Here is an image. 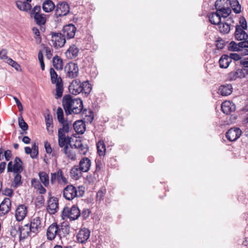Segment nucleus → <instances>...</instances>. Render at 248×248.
Here are the masks:
<instances>
[{
    "label": "nucleus",
    "instance_id": "f704fd0d",
    "mask_svg": "<svg viewBox=\"0 0 248 248\" xmlns=\"http://www.w3.org/2000/svg\"><path fill=\"white\" fill-rule=\"evenodd\" d=\"M232 10L236 14H239L241 12V6L238 0H227Z\"/></svg>",
    "mask_w": 248,
    "mask_h": 248
},
{
    "label": "nucleus",
    "instance_id": "13d9d810",
    "mask_svg": "<svg viewBox=\"0 0 248 248\" xmlns=\"http://www.w3.org/2000/svg\"><path fill=\"white\" fill-rule=\"evenodd\" d=\"M4 156L6 161H9L12 157L11 151L7 150L4 151Z\"/></svg>",
    "mask_w": 248,
    "mask_h": 248
},
{
    "label": "nucleus",
    "instance_id": "f8f14e48",
    "mask_svg": "<svg viewBox=\"0 0 248 248\" xmlns=\"http://www.w3.org/2000/svg\"><path fill=\"white\" fill-rule=\"evenodd\" d=\"M51 41L55 47H62L66 42V38L61 32H52Z\"/></svg>",
    "mask_w": 248,
    "mask_h": 248
},
{
    "label": "nucleus",
    "instance_id": "a878e982",
    "mask_svg": "<svg viewBox=\"0 0 248 248\" xmlns=\"http://www.w3.org/2000/svg\"><path fill=\"white\" fill-rule=\"evenodd\" d=\"M245 30L244 29H240L239 26H235V38L239 41H247L248 34Z\"/></svg>",
    "mask_w": 248,
    "mask_h": 248
},
{
    "label": "nucleus",
    "instance_id": "4468645a",
    "mask_svg": "<svg viewBox=\"0 0 248 248\" xmlns=\"http://www.w3.org/2000/svg\"><path fill=\"white\" fill-rule=\"evenodd\" d=\"M42 218L39 217H34L31 220L29 226L33 232V236L36 234L41 231L42 228Z\"/></svg>",
    "mask_w": 248,
    "mask_h": 248
},
{
    "label": "nucleus",
    "instance_id": "2f4dec72",
    "mask_svg": "<svg viewBox=\"0 0 248 248\" xmlns=\"http://www.w3.org/2000/svg\"><path fill=\"white\" fill-rule=\"evenodd\" d=\"M75 131L78 134H83L85 131V124L81 120L76 121L73 124Z\"/></svg>",
    "mask_w": 248,
    "mask_h": 248
},
{
    "label": "nucleus",
    "instance_id": "9b49d317",
    "mask_svg": "<svg viewBox=\"0 0 248 248\" xmlns=\"http://www.w3.org/2000/svg\"><path fill=\"white\" fill-rule=\"evenodd\" d=\"M57 182L60 185H66L68 182L67 178L64 176L62 170L59 169L55 172L51 173L50 183L52 185H54Z\"/></svg>",
    "mask_w": 248,
    "mask_h": 248
},
{
    "label": "nucleus",
    "instance_id": "774afa93",
    "mask_svg": "<svg viewBox=\"0 0 248 248\" xmlns=\"http://www.w3.org/2000/svg\"><path fill=\"white\" fill-rule=\"evenodd\" d=\"M31 139L28 136H24L22 138V141L25 144L30 143Z\"/></svg>",
    "mask_w": 248,
    "mask_h": 248
},
{
    "label": "nucleus",
    "instance_id": "dca6fc26",
    "mask_svg": "<svg viewBox=\"0 0 248 248\" xmlns=\"http://www.w3.org/2000/svg\"><path fill=\"white\" fill-rule=\"evenodd\" d=\"M90 233L89 230L87 228L80 229L76 236L78 242L81 244L85 243L90 237Z\"/></svg>",
    "mask_w": 248,
    "mask_h": 248
},
{
    "label": "nucleus",
    "instance_id": "c03bdc74",
    "mask_svg": "<svg viewBox=\"0 0 248 248\" xmlns=\"http://www.w3.org/2000/svg\"><path fill=\"white\" fill-rule=\"evenodd\" d=\"M57 116L58 121L62 124V127L63 125L69 124L67 122H65L63 118V112L61 108H58L57 110Z\"/></svg>",
    "mask_w": 248,
    "mask_h": 248
},
{
    "label": "nucleus",
    "instance_id": "bb28decb",
    "mask_svg": "<svg viewBox=\"0 0 248 248\" xmlns=\"http://www.w3.org/2000/svg\"><path fill=\"white\" fill-rule=\"evenodd\" d=\"M70 227L65 223L58 225V237L60 239L66 237L69 234Z\"/></svg>",
    "mask_w": 248,
    "mask_h": 248
},
{
    "label": "nucleus",
    "instance_id": "72a5a7b5",
    "mask_svg": "<svg viewBox=\"0 0 248 248\" xmlns=\"http://www.w3.org/2000/svg\"><path fill=\"white\" fill-rule=\"evenodd\" d=\"M231 62V59L228 55H223L219 60V66L221 68H227Z\"/></svg>",
    "mask_w": 248,
    "mask_h": 248
},
{
    "label": "nucleus",
    "instance_id": "864d4df0",
    "mask_svg": "<svg viewBox=\"0 0 248 248\" xmlns=\"http://www.w3.org/2000/svg\"><path fill=\"white\" fill-rule=\"evenodd\" d=\"M225 45V41L222 39H218L216 41V46L217 49L223 48Z\"/></svg>",
    "mask_w": 248,
    "mask_h": 248
},
{
    "label": "nucleus",
    "instance_id": "09e8293b",
    "mask_svg": "<svg viewBox=\"0 0 248 248\" xmlns=\"http://www.w3.org/2000/svg\"><path fill=\"white\" fill-rule=\"evenodd\" d=\"M38 154V147L36 143H34L32 146L31 157L35 158Z\"/></svg>",
    "mask_w": 248,
    "mask_h": 248
},
{
    "label": "nucleus",
    "instance_id": "0eeeda50",
    "mask_svg": "<svg viewBox=\"0 0 248 248\" xmlns=\"http://www.w3.org/2000/svg\"><path fill=\"white\" fill-rule=\"evenodd\" d=\"M41 6L36 5L31 12V16L33 17L35 23L42 28V26L44 25L46 22L45 15L40 13Z\"/></svg>",
    "mask_w": 248,
    "mask_h": 248
},
{
    "label": "nucleus",
    "instance_id": "473e14b6",
    "mask_svg": "<svg viewBox=\"0 0 248 248\" xmlns=\"http://www.w3.org/2000/svg\"><path fill=\"white\" fill-rule=\"evenodd\" d=\"M232 91V88L230 84H225L221 85L219 87L218 91L220 94L222 96H227L230 95Z\"/></svg>",
    "mask_w": 248,
    "mask_h": 248
},
{
    "label": "nucleus",
    "instance_id": "4d7b16f0",
    "mask_svg": "<svg viewBox=\"0 0 248 248\" xmlns=\"http://www.w3.org/2000/svg\"><path fill=\"white\" fill-rule=\"evenodd\" d=\"M36 182L38 184V186L36 189L38 190L39 193L42 194L45 193L46 192V189L43 186L40 182L36 181Z\"/></svg>",
    "mask_w": 248,
    "mask_h": 248
},
{
    "label": "nucleus",
    "instance_id": "79ce46f5",
    "mask_svg": "<svg viewBox=\"0 0 248 248\" xmlns=\"http://www.w3.org/2000/svg\"><path fill=\"white\" fill-rule=\"evenodd\" d=\"M39 176L43 185L46 187L48 186L49 183L48 175L45 171H41L39 173Z\"/></svg>",
    "mask_w": 248,
    "mask_h": 248
},
{
    "label": "nucleus",
    "instance_id": "49530a36",
    "mask_svg": "<svg viewBox=\"0 0 248 248\" xmlns=\"http://www.w3.org/2000/svg\"><path fill=\"white\" fill-rule=\"evenodd\" d=\"M219 31L220 32L224 34L228 33L231 30L230 25L227 23H222V25H220L219 27Z\"/></svg>",
    "mask_w": 248,
    "mask_h": 248
},
{
    "label": "nucleus",
    "instance_id": "6e6d98bb",
    "mask_svg": "<svg viewBox=\"0 0 248 248\" xmlns=\"http://www.w3.org/2000/svg\"><path fill=\"white\" fill-rule=\"evenodd\" d=\"M46 51V55L48 59H50L52 56V50L48 47L44 48Z\"/></svg>",
    "mask_w": 248,
    "mask_h": 248
},
{
    "label": "nucleus",
    "instance_id": "7c9ffc66",
    "mask_svg": "<svg viewBox=\"0 0 248 248\" xmlns=\"http://www.w3.org/2000/svg\"><path fill=\"white\" fill-rule=\"evenodd\" d=\"M82 170L79 165L74 166L70 171V175L72 178L75 180L79 179L82 176Z\"/></svg>",
    "mask_w": 248,
    "mask_h": 248
},
{
    "label": "nucleus",
    "instance_id": "4c0bfd02",
    "mask_svg": "<svg viewBox=\"0 0 248 248\" xmlns=\"http://www.w3.org/2000/svg\"><path fill=\"white\" fill-rule=\"evenodd\" d=\"M79 49L75 45L71 46L66 52V55L71 59L75 58L78 54Z\"/></svg>",
    "mask_w": 248,
    "mask_h": 248
},
{
    "label": "nucleus",
    "instance_id": "3c124183",
    "mask_svg": "<svg viewBox=\"0 0 248 248\" xmlns=\"http://www.w3.org/2000/svg\"><path fill=\"white\" fill-rule=\"evenodd\" d=\"M240 25H237L236 26H239L240 29L247 30V22L246 19L242 17L239 20Z\"/></svg>",
    "mask_w": 248,
    "mask_h": 248
},
{
    "label": "nucleus",
    "instance_id": "ddd939ff",
    "mask_svg": "<svg viewBox=\"0 0 248 248\" xmlns=\"http://www.w3.org/2000/svg\"><path fill=\"white\" fill-rule=\"evenodd\" d=\"M64 71L66 74L67 77L71 78H73L78 76L79 69L76 63L69 62L65 66Z\"/></svg>",
    "mask_w": 248,
    "mask_h": 248
},
{
    "label": "nucleus",
    "instance_id": "c9c22d12",
    "mask_svg": "<svg viewBox=\"0 0 248 248\" xmlns=\"http://www.w3.org/2000/svg\"><path fill=\"white\" fill-rule=\"evenodd\" d=\"M208 18L211 23L213 24L219 25L221 23V18L217 11L209 14Z\"/></svg>",
    "mask_w": 248,
    "mask_h": 248
},
{
    "label": "nucleus",
    "instance_id": "f257e3e1",
    "mask_svg": "<svg viewBox=\"0 0 248 248\" xmlns=\"http://www.w3.org/2000/svg\"><path fill=\"white\" fill-rule=\"evenodd\" d=\"M62 106L67 115L74 114H79L83 109V102L79 98L73 99L70 95L64 96L62 99Z\"/></svg>",
    "mask_w": 248,
    "mask_h": 248
},
{
    "label": "nucleus",
    "instance_id": "37998d69",
    "mask_svg": "<svg viewBox=\"0 0 248 248\" xmlns=\"http://www.w3.org/2000/svg\"><path fill=\"white\" fill-rule=\"evenodd\" d=\"M96 146L99 155L100 156L104 155L106 150L104 142L103 140H99L97 143Z\"/></svg>",
    "mask_w": 248,
    "mask_h": 248
},
{
    "label": "nucleus",
    "instance_id": "e433bc0d",
    "mask_svg": "<svg viewBox=\"0 0 248 248\" xmlns=\"http://www.w3.org/2000/svg\"><path fill=\"white\" fill-rule=\"evenodd\" d=\"M16 5L20 10L23 11L27 12L30 10L31 8L30 3L27 1L18 0L16 2Z\"/></svg>",
    "mask_w": 248,
    "mask_h": 248
},
{
    "label": "nucleus",
    "instance_id": "de8ad7c7",
    "mask_svg": "<svg viewBox=\"0 0 248 248\" xmlns=\"http://www.w3.org/2000/svg\"><path fill=\"white\" fill-rule=\"evenodd\" d=\"M6 62L9 65H11L17 71H19L21 69L20 65L10 58L8 59Z\"/></svg>",
    "mask_w": 248,
    "mask_h": 248
},
{
    "label": "nucleus",
    "instance_id": "cd10ccee",
    "mask_svg": "<svg viewBox=\"0 0 248 248\" xmlns=\"http://www.w3.org/2000/svg\"><path fill=\"white\" fill-rule=\"evenodd\" d=\"M245 77V73L242 69H237L230 72L228 75V79L230 81L236 80L238 78H243Z\"/></svg>",
    "mask_w": 248,
    "mask_h": 248
},
{
    "label": "nucleus",
    "instance_id": "1a4fd4ad",
    "mask_svg": "<svg viewBox=\"0 0 248 248\" xmlns=\"http://www.w3.org/2000/svg\"><path fill=\"white\" fill-rule=\"evenodd\" d=\"M23 170V163L21 159L16 156L14 162L10 161L7 165V171L14 173H21Z\"/></svg>",
    "mask_w": 248,
    "mask_h": 248
},
{
    "label": "nucleus",
    "instance_id": "20e7f679",
    "mask_svg": "<svg viewBox=\"0 0 248 248\" xmlns=\"http://www.w3.org/2000/svg\"><path fill=\"white\" fill-rule=\"evenodd\" d=\"M50 74L52 83L56 84V98H60L62 95L63 91L62 80L61 77H58L57 74L52 68L50 69Z\"/></svg>",
    "mask_w": 248,
    "mask_h": 248
},
{
    "label": "nucleus",
    "instance_id": "58836bf2",
    "mask_svg": "<svg viewBox=\"0 0 248 248\" xmlns=\"http://www.w3.org/2000/svg\"><path fill=\"white\" fill-rule=\"evenodd\" d=\"M42 8L45 12L49 13L55 8V4L51 0H46L43 3Z\"/></svg>",
    "mask_w": 248,
    "mask_h": 248
},
{
    "label": "nucleus",
    "instance_id": "8fccbe9b",
    "mask_svg": "<svg viewBox=\"0 0 248 248\" xmlns=\"http://www.w3.org/2000/svg\"><path fill=\"white\" fill-rule=\"evenodd\" d=\"M18 124L20 128L22 130L26 131L28 129V125L22 118H21V119H19Z\"/></svg>",
    "mask_w": 248,
    "mask_h": 248
},
{
    "label": "nucleus",
    "instance_id": "052dcab7",
    "mask_svg": "<svg viewBox=\"0 0 248 248\" xmlns=\"http://www.w3.org/2000/svg\"><path fill=\"white\" fill-rule=\"evenodd\" d=\"M90 212L88 209H84L82 213H80V215L83 217L84 219H86L90 215Z\"/></svg>",
    "mask_w": 248,
    "mask_h": 248
},
{
    "label": "nucleus",
    "instance_id": "412c9836",
    "mask_svg": "<svg viewBox=\"0 0 248 248\" xmlns=\"http://www.w3.org/2000/svg\"><path fill=\"white\" fill-rule=\"evenodd\" d=\"M57 236H58V225L56 223H53L47 229V238L51 241L54 240Z\"/></svg>",
    "mask_w": 248,
    "mask_h": 248
},
{
    "label": "nucleus",
    "instance_id": "6ab92c4d",
    "mask_svg": "<svg viewBox=\"0 0 248 248\" xmlns=\"http://www.w3.org/2000/svg\"><path fill=\"white\" fill-rule=\"evenodd\" d=\"M76 30L74 25L70 24L63 27L62 34L65 38L71 39L75 36Z\"/></svg>",
    "mask_w": 248,
    "mask_h": 248
},
{
    "label": "nucleus",
    "instance_id": "9d476101",
    "mask_svg": "<svg viewBox=\"0 0 248 248\" xmlns=\"http://www.w3.org/2000/svg\"><path fill=\"white\" fill-rule=\"evenodd\" d=\"M80 215V212L78 208L73 205L71 208L65 207L62 212V216L68 217L71 220L78 219Z\"/></svg>",
    "mask_w": 248,
    "mask_h": 248
},
{
    "label": "nucleus",
    "instance_id": "a18cd8bd",
    "mask_svg": "<svg viewBox=\"0 0 248 248\" xmlns=\"http://www.w3.org/2000/svg\"><path fill=\"white\" fill-rule=\"evenodd\" d=\"M53 64L54 67L57 70L62 69V61L58 56H55L53 59Z\"/></svg>",
    "mask_w": 248,
    "mask_h": 248
},
{
    "label": "nucleus",
    "instance_id": "ea45409f",
    "mask_svg": "<svg viewBox=\"0 0 248 248\" xmlns=\"http://www.w3.org/2000/svg\"><path fill=\"white\" fill-rule=\"evenodd\" d=\"M13 224L11 226L10 234L13 237H16L17 235L19 236L20 225L18 222H14Z\"/></svg>",
    "mask_w": 248,
    "mask_h": 248
},
{
    "label": "nucleus",
    "instance_id": "e2e57ef3",
    "mask_svg": "<svg viewBox=\"0 0 248 248\" xmlns=\"http://www.w3.org/2000/svg\"><path fill=\"white\" fill-rule=\"evenodd\" d=\"M3 193L6 196L11 197L13 194V190L11 188H6L3 191Z\"/></svg>",
    "mask_w": 248,
    "mask_h": 248
},
{
    "label": "nucleus",
    "instance_id": "6e6552de",
    "mask_svg": "<svg viewBox=\"0 0 248 248\" xmlns=\"http://www.w3.org/2000/svg\"><path fill=\"white\" fill-rule=\"evenodd\" d=\"M225 3H227V0H217L215 2L216 9L221 18L227 17L232 12V10L229 7H225L223 5Z\"/></svg>",
    "mask_w": 248,
    "mask_h": 248
},
{
    "label": "nucleus",
    "instance_id": "bf43d9fd",
    "mask_svg": "<svg viewBox=\"0 0 248 248\" xmlns=\"http://www.w3.org/2000/svg\"><path fill=\"white\" fill-rule=\"evenodd\" d=\"M229 57H230L231 61L232 60H234V61H238L241 59L240 55L236 53H231Z\"/></svg>",
    "mask_w": 248,
    "mask_h": 248
},
{
    "label": "nucleus",
    "instance_id": "603ef678",
    "mask_svg": "<svg viewBox=\"0 0 248 248\" xmlns=\"http://www.w3.org/2000/svg\"><path fill=\"white\" fill-rule=\"evenodd\" d=\"M7 51L5 49L0 50V59L3 60L5 62L9 58L7 56Z\"/></svg>",
    "mask_w": 248,
    "mask_h": 248
},
{
    "label": "nucleus",
    "instance_id": "5701e85b",
    "mask_svg": "<svg viewBox=\"0 0 248 248\" xmlns=\"http://www.w3.org/2000/svg\"><path fill=\"white\" fill-rule=\"evenodd\" d=\"M221 108L222 112L227 115L234 112L236 108L235 104L232 102L230 101L223 102L221 104Z\"/></svg>",
    "mask_w": 248,
    "mask_h": 248
},
{
    "label": "nucleus",
    "instance_id": "338daca9",
    "mask_svg": "<svg viewBox=\"0 0 248 248\" xmlns=\"http://www.w3.org/2000/svg\"><path fill=\"white\" fill-rule=\"evenodd\" d=\"M6 163L5 162H2L0 163V173H2L4 172Z\"/></svg>",
    "mask_w": 248,
    "mask_h": 248
},
{
    "label": "nucleus",
    "instance_id": "f03ea898",
    "mask_svg": "<svg viewBox=\"0 0 248 248\" xmlns=\"http://www.w3.org/2000/svg\"><path fill=\"white\" fill-rule=\"evenodd\" d=\"M92 89V85L88 80L81 82L78 79H74L69 86V91L71 94L77 95L81 93L85 97L90 93Z\"/></svg>",
    "mask_w": 248,
    "mask_h": 248
},
{
    "label": "nucleus",
    "instance_id": "423d86ee",
    "mask_svg": "<svg viewBox=\"0 0 248 248\" xmlns=\"http://www.w3.org/2000/svg\"><path fill=\"white\" fill-rule=\"evenodd\" d=\"M228 50L232 51H239L241 55H248V40L243 41L238 44L232 41L229 44Z\"/></svg>",
    "mask_w": 248,
    "mask_h": 248
},
{
    "label": "nucleus",
    "instance_id": "7ed1b4c3",
    "mask_svg": "<svg viewBox=\"0 0 248 248\" xmlns=\"http://www.w3.org/2000/svg\"><path fill=\"white\" fill-rule=\"evenodd\" d=\"M71 129L69 124L63 125V127L59 128L58 136L59 145L60 147L64 148L66 146H69L70 144L71 138L68 136H66V134L68 133Z\"/></svg>",
    "mask_w": 248,
    "mask_h": 248
},
{
    "label": "nucleus",
    "instance_id": "69168bd1",
    "mask_svg": "<svg viewBox=\"0 0 248 248\" xmlns=\"http://www.w3.org/2000/svg\"><path fill=\"white\" fill-rule=\"evenodd\" d=\"M95 166H96V169H95V172L99 171L101 170V168H102V164H101V162L99 161H96Z\"/></svg>",
    "mask_w": 248,
    "mask_h": 248
},
{
    "label": "nucleus",
    "instance_id": "c756f323",
    "mask_svg": "<svg viewBox=\"0 0 248 248\" xmlns=\"http://www.w3.org/2000/svg\"><path fill=\"white\" fill-rule=\"evenodd\" d=\"M71 145L73 144H70V147L66 146L62 150L67 158L72 160H75L76 159V154L73 149L74 147H71Z\"/></svg>",
    "mask_w": 248,
    "mask_h": 248
},
{
    "label": "nucleus",
    "instance_id": "2eb2a0df",
    "mask_svg": "<svg viewBox=\"0 0 248 248\" xmlns=\"http://www.w3.org/2000/svg\"><path fill=\"white\" fill-rule=\"evenodd\" d=\"M70 10L69 6L66 2H63L57 5L55 15L57 16H62L67 15Z\"/></svg>",
    "mask_w": 248,
    "mask_h": 248
},
{
    "label": "nucleus",
    "instance_id": "b1692460",
    "mask_svg": "<svg viewBox=\"0 0 248 248\" xmlns=\"http://www.w3.org/2000/svg\"><path fill=\"white\" fill-rule=\"evenodd\" d=\"M71 147H74L75 149H77L78 153L81 155H86L89 150L87 145L83 144L80 140H76L75 143L71 145Z\"/></svg>",
    "mask_w": 248,
    "mask_h": 248
},
{
    "label": "nucleus",
    "instance_id": "aec40b11",
    "mask_svg": "<svg viewBox=\"0 0 248 248\" xmlns=\"http://www.w3.org/2000/svg\"><path fill=\"white\" fill-rule=\"evenodd\" d=\"M59 209L58 200L55 197H50L47 202V210L50 214H54Z\"/></svg>",
    "mask_w": 248,
    "mask_h": 248
},
{
    "label": "nucleus",
    "instance_id": "393cba45",
    "mask_svg": "<svg viewBox=\"0 0 248 248\" xmlns=\"http://www.w3.org/2000/svg\"><path fill=\"white\" fill-rule=\"evenodd\" d=\"M11 201L9 198H5L0 204V216L7 214L10 209Z\"/></svg>",
    "mask_w": 248,
    "mask_h": 248
},
{
    "label": "nucleus",
    "instance_id": "5fc2aeb1",
    "mask_svg": "<svg viewBox=\"0 0 248 248\" xmlns=\"http://www.w3.org/2000/svg\"><path fill=\"white\" fill-rule=\"evenodd\" d=\"M105 195L104 190L103 189L99 190L96 194V199L97 201H101L103 200Z\"/></svg>",
    "mask_w": 248,
    "mask_h": 248
},
{
    "label": "nucleus",
    "instance_id": "39448f33",
    "mask_svg": "<svg viewBox=\"0 0 248 248\" xmlns=\"http://www.w3.org/2000/svg\"><path fill=\"white\" fill-rule=\"evenodd\" d=\"M84 191H78L77 188L72 185L67 186L62 191L63 197L68 201H72L78 196L82 197Z\"/></svg>",
    "mask_w": 248,
    "mask_h": 248
},
{
    "label": "nucleus",
    "instance_id": "a211bd4d",
    "mask_svg": "<svg viewBox=\"0 0 248 248\" xmlns=\"http://www.w3.org/2000/svg\"><path fill=\"white\" fill-rule=\"evenodd\" d=\"M27 214V207L24 204L18 205L15 212V217L17 222L22 221Z\"/></svg>",
    "mask_w": 248,
    "mask_h": 248
},
{
    "label": "nucleus",
    "instance_id": "f3484780",
    "mask_svg": "<svg viewBox=\"0 0 248 248\" xmlns=\"http://www.w3.org/2000/svg\"><path fill=\"white\" fill-rule=\"evenodd\" d=\"M242 131L239 128H232L226 134V138L231 141L237 140L241 136Z\"/></svg>",
    "mask_w": 248,
    "mask_h": 248
},
{
    "label": "nucleus",
    "instance_id": "0e129e2a",
    "mask_svg": "<svg viewBox=\"0 0 248 248\" xmlns=\"http://www.w3.org/2000/svg\"><path fill=\"white\" fill-rule=\"evenodd\" d=\"M45 147L46 152L47 154L51 153L52 150L51 146L49 143H48L47 142H46L45 143Z\"/></svg>",
    "mask_w": 248,
    "mask_h": 248
},
{
    "label": "nucleus",
    "instance_id": "a19ab883",
    "mask_svg": "<svg viewBox=\"0 0 248 248\" xmlns=\"http://www.w3.org/2000/svg\"><path fill=\"white\" fill-rule=\"evenodd\" d=\"M21 173H14L15 174L14 179L12 182L11 186L14 188H16L22 184L21 181Z\"/></svg>",
    "mask_w": 248,
    "mask_h": 248
},
{
    "label": "nucleus",
    "instance_id": "680f3d73",
    "mask_svg": "<svg viewBox=\"0 0 248 248\" xmlns=\"http://www.w3.org/2000/svg\"><path fill=\"white\" fill-rule=\"evenodd\" d=\"M45 120L46 127H50V126L52 125V119L49 115L46 117Z\"/></svg>",
    "mask_w": 248,
    "mask_h": 248
},
{
    "label": "nucleus",
    "instance_id": "c85d7f7f",
    "mask_svg": "<svg viewBox=\"0 0 248 248\" xmlns=\"http://www.w3.org/2000/svg\"><path fill=\"white\" fill-rule=\"evenodd\" d=\"M78 165L80 167L83 172H87L90 169L91 166V161L89 158L84 157L80 159Z\"/></svg>",
    "mask_w": 248,
    "mask_h": 248
},
{
    "label": "nucleus",
    "instance_id": "4be33fe9",
    "mask_svg": "<svg viewBox=\"0 0 248 248\" xmlns=\"http://www.w3.org/2000/svg\"><path fill=\"white\" fill-rule=\"evenodd\" d=\"M33 235V232L31 230L29 223L25 224L22 226H20L19 229V239L24 240L29 236Z\"/></svg>",
    "mask_w": 248,
    "mask_h": 248
}]
</instances>
